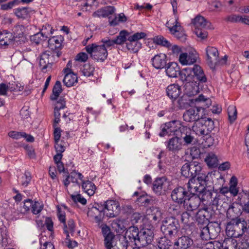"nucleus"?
<instances>
[{
    "mask_svg": "<svg viewBox=\"0 0 249 249\" xmlns=\"http://www.w3.org/2000/svg\"><path fill=\"white\" fill-rule=\"evenodd\" d=\"M248 231V223L243 218L233 219L228 222L226 231L228 236L237 238Z\"/></svg>",
    "mask_w": 249,
    "mask_h": 249,
    "instance_id": "nucleus-1",
    "label": "nucleus"
},
{
    "mask_svg": "<svg viewBox=\"0 0 249 249\" xmlns=\"http://www.w3.org/2000/svg\"><path fill=\"white\" fill-rule=\"evenodd\" d=\"M179 228L178 219L175 217L170 216L166 217L162 221L160 230L165 236H168L172 239L176 236Z\"/></svg>",
    "mask_w": 249,
    "mask_h": 249,
    "instance_id": "nucleus-2",
    "label": "nucleus"
},
{
    "mask_svg": "<svg viewBox=\"0 0 249 249\" xmlns=\"http://www.w3.org/2000/svg\"><path fill=\"white\" fill-rule=\"evenodd\" d=\"M200 230V236L202 240H208L216 238L221 229L218 222H210L206 225L199 227Z\"/></svg>",
    "mask_w": 249,
    "mask_h": 249,
    "instance_id": "nucleus-3",
    "label": "nucleus"
},
{
    "mask_svg": "<svg viewBox=\"0 0 249 249\" xmlns=\"http://www.w3.org/2000/svg\"><path fill=\"white\" fill-rule=\"evenodd\" d=\"M86 51L90 54L91 57L101 62L104 61L107 58L108 53L107 49L101 45H98L95 43L87 46Z\"/></svg>",
    "mask_w": 249,
    "mask_h": 249,
    "instance_id": "nucleus-4",
    "label": "nucleus"
},
{
    "mask_svg": "<svg viewBox=\"0 0 249 249\" xmlns=\"http://www.w3.org/2000/svg\"><path fill=\"white\" fill-rule=\"evenodd\" d=\"M201 171L202 167L200 163L196 161L185 163L181 169L182 176L190 178H195Z\"/></svg>",
    "mask_w": 249,
    "mask_h": 249,
    "instance_id": "nucleus-5",
    "label": "nucleus"
},
{
    "mask_svg": "<svg viewBox=\"0 0 249 249\" xmlns=\"http://www.w3.org/2000/svg\"><path fill=\"white\" fill-rule=\"evenodd\" d=\"M103 212L107 217L113 218L118 216L120 212L119 203L114 200H107L104 204Z\"/></svg>",
    "mask_w": 249,
    "mask_h": 249,
    "instance_id": "nucleus-6",
    "label": "nucleus"
},
{
    "mask_svg": "<svg viewBox=\"0 0 249 249\" xmlns=\"http://www.w3.org/2000/svg\"><path fill=\"white\" fill-rule=\"evenodd\" d=\"M153 230L146 228L140 230L139 237L137 241V247H144L152 243L154 239Z\"/></svg>",
    "mask_w": 249,
    "mask_h": 249,
    "instance_id": "nucleus-7",
    "label": "nucleus"
},
{
    "mask_svg": "<svg viewBox=\"0 0 249 249\" xmlns=\"http://www.w3.org/2000/svg\"><path fill=\"white\" fill-rule=\"evenodd\" d=\"M198 184L195 178H191L186 184L187 192L189 194L202 195V200H205V196L207 195L210 196L212 193L209 192H205L199 184V186H197Z\"/></svg>",
    "mask_w": 249,
    "mask_h": 249,
    "instance_id": "nucleus-8",
    "label": "nucleus"
},
{
    "mask_svg": "<svg viewBox=\"0 0 249 249\" xmlns=\"http://www.w3.org/2000/svg\"><path fill=\"white\" fill-rule=\"evenodd\" d=\"M205 116L203 110L200 111L199 108L195 106L186 110L183 115L184 121L187 122H196L201 119Z\"/></svg>",
    "mask_w": 249,
    "mask_h": 249,
    "instance_id": "nucleus-9",
    "label": "nucleus"
},
{
    "mask_svg": "<svg viewBox=\"0 0 249 249\" xmlns=\"http://www.w3.org/2000/svg\"><path fill=\"white\" fill-rule=\"evenodd\" d=\"M140 233V231L137 226H130L126 231L125 235L121 241L123 242H127L128 245L131 243L137 247V241L139 237Z\"/></svg>",
    "mask_w": 249,
    "mask_h": 249,
    "instance_id": "nucleus-10",
    "label": "nucleus"
},
{
    "mask_svg": "<svg viewBox=\"0 0 249 249\" xmlns=\"http://www.w3.org/2000/svg\"><path fill=\"white\" fill-rule=\"evenodd\" d=\"M89 210L87 212V215L90 218L94 219L96 223L103 220L105 213L103 212L104 208L102 205L95 203L94 206L90 207L89 206Z\"/></svg>",
    "mask_w": 249,
    "mask_h": 249,
    "instance_id": "nucleus-11",
    "label": "nucleus"
},
{
    "mask_svg": "<svg viewBox=\"0 0 249 249\" xmlns=\"http://www.w3.org/2000/svg\"><path fill=\"white\" fill-rule=\"evenodd\" d=\"M202 199L200 195L189 194L184 203V208L187 211H193L196 210L199 206Z\"/></svg>",
    "mask_w": 249,
    "mask_h": 249,
    "instance_id": "nucleus-12",
    "label": "nucleus"
},
{
    "mask_svg": "<svg viewBox=\"0 0 249 249\" xmlns=\"http://www.w3.org/2000/svg\"><path fill=\"white\" fill-rule=\"evenodd\" d=\"M63 37L61 36H56L50 37L48 40V47L55 54L57 58L60 55V50L62 48V43Z\"/></svg>",
    "mask_w": 249,
    "mask_h": 249,
    "instance_id": "nucleus-13",
    "label": "nucleus"
},
{
    "mask_svg": "<svg viewBox=\"0 0 249 249\" xmlns=\"http://www.w3.org/2000/svg\"><path fill=\"white\" fill-rule=\"evenodd\" d=\"M166 126L170 132V135H174L177 136H179V134H182L184 132L191 131L189 128L182 126L178 121L174 120L166 123Z\"/></svg>",
    "mask_w": 249,
    "mask_h": 249,
    "instance_id": "nucleus-14",
    "label": "nucleus"
},
{
    "mask_svg": "<svg viewBox=\"0 0 249 249\" xmlns=\"http://www.w3.org/2000/svg\"><path fill=\"white\" fill-rule=\"evenodd\" d=\"M188 196L189 193L185 188L181 186L175 188L171 193L172 200L179 204H183Z\"/></svg>",
    "mask_w": 249,
    "mask_h": 249,
    "instance_id": "nucleus-15",
    "label": "nucleus"
},
{
    "mask_svg": "<svg viewBox=\"0 0 249 249\" xmlns=\"http://www.w3.org/2000/svg\"><path fill=\"white\" fill-rule=\"evenodd\" d=\"M204 122H202V131L203 136L206 137L207 140L208 141L207 145L210 146L213 144V138L209 135V134L214 129V122L210 118H206L203 117Z\"/></svg>",
    "mask_w": 249,
    "mask_h": 249,
    "instance_id": "nucleus-16",
    "label": "nucleus"
},
{
    "mask_svg": "<svg viewBox=\"0 0 249 249\" xmlns=\"http://www.w3.org/2000/svg\"><path fill=\"white\" fill-rule=\"evenodd\" d=\"M169 182L165 177L157 178L153 183L152 189L154 192L158 196L161 195L163 192L168 189Z\"/></svg>",
    "mask_w": 249,
    "mask_h": 249,
    "instance_id": "nucleus-17",
    "label": "nucleus"
},
{
    "mask_svg": "<svg viewBox=\"0 0 249 249\" xmlns=\"http://www.w3.org/2000/svg\"><path fill=\"white\" fill-rule=\"evenodd\" d=\"M206 52L207 63L211 69H213L218 62V51L215 47L208 46L206 49Z\"/></svg>",
    "mask_w": 249,
    "mask_h": 249,
    "instance_id": "nucleus-18",
    "label": "nucleus"
},
{
    "mask_svg": "<svg viewBox=\"0 0 249 249\" xmlns=\"http://www.w3.org/2000/svg\"><path fill=\"white\" fill-rule=\"evenodd\" d=\"M211 217V213L208 208H204L198 211L196 214V220L200 227H203L209 222V219Z\"/></svg>",
    "mask_w": 249,
    "mask_h": 249,
    "instance_id": "nucleus-19",
    "label": "nucleus"
},
{
    "mask_svg": "<svg viewBox=\"0 0 249 249\" xmlns=\"http://www.w3.org/2000/svg\"><path fill=\"white\" fill-rule=\"evenodd\" d=\"M178 17H176L175 25L171 27H168V28L172 34L174 35L180 41L184 42L186 39V36L180 23L178 22Z\"/></svg>",
    "mask_w": 249,
    "mask_h": 249,
    "instance_id": "nucleus-20",
    "label": "nucleus"
},
{
    "mask_svg": "<svg viewBox=\"0 0 249 249\" xmlns=\"http://www.w3.org/2000/svg\"><path fill=\"white\" fill-rule=\"evenodd\" d=\"M198 58V54L194 51L187 53H184L180 54L179 57V62L182 65H192L196 62Z\"/></svg>",
    "mask_w": 249,
    "mask_h": 249,
    "instance_id": "nucleus-21",
    "label": "nucleus"
},
{
    "mask_svg": "<svg viewBox=\"0 0 249 249\" xmlns=\"http://www.w3.org/2000/svg\"><path fill=\"white\" fill-rule=\"evenodd\" d=\"M194 106L196 108H199L200 111L203 110L208 108L212 104V101L209 98H205L204 96L201 94L197 97H195L194 100Z\"/></svg>",
    "mask_w": 249,
    "mask_h": 249,
    "instance_id": "nucleus-22",
    "label": "nucleus"
},
{
    "mask_svg": "<svg viewBox=\"0 0 249 249\" xmlns=\"http://www.w3.org/2000/svg\"><path fill=\"white\" fill-rule=\"evenodd\" d=\"M241 206L239 203H233L231 205L227 210V216L231 219H237L238 217L241 214L242 212Z\"/></svg>",
    "mask_w": 249,
    "mask_h": 249,
    "instance_id": "nucleus-23",
    "label": "nucleus"
},
{
    "mask_svg": "<svg viewBox=\"0 0 249 249\" xmlns=\"http://www.w3.org/2000/svg\"><path fill=\"white\" fill-rule=\"evenodd\" d=\"M167 56L164 53L155 55L151 59L153 66L157 69H161L166 66Z\"/></svg>",
    "mask_w": 249,
    "mask_h": 249,
    "instance_id": "nucleus-24",
    "label": "nucleus"
},
{
    "mask_svg": "<svg viewBox=\"0 0 249 249\" xmlns=\"http://www.w3.org/2000/svg\"><path fill=\"white\" fill-rule=\"evenodd\" d=\"M182 143L181 139L178 136L170 139L167 142V149L173 152H176L181 149Z\"/></svg>",
    "mask_w": 249,
    "mask_h": 249,
    "instance_id": "nucleus-25",
    "label": "nucleus"
},
{
    "mask_svg": "<svg viewBox=\"0 0 249 249\" xmlns=\"http://www.w3.org/2000/svg\"><path fill=\"white\" fill-rule=\"evenodd\" d=\"M193 245V240L186 236H181L175 243V245L178 247V249H188L192 247Z\"/></svg>",
    "mask_w": 249,
    "mask_h": 249,
    "instance_id": "nucleus-26",
    "label": "nucleus"
},
{
    "mask_svg": "<svg viewBox=\"0 0 249 249\" xmlns=\"http://www.w3.org/2000/svg\"><path fill=\"white\" fill-rule=\"evenodd\" d=\"M14 38L13 34L10 32L0 31V46L6 48L12 43Z\"/></svg>",
    "mask_w": 249,
    "mask_h": 249,
    "instance_id": "nucleus-27",
    "label": "nucleus"
},
{
    "mask_svg": "<svg viewBox=\"0 0 249 249\" xmlns=\"http://www.w3.org/2000/svg\"><path fill=\"white\" fill-rule=\"evenodd\" d=\"M166 90L167 96L173 100L176 99L181 93L180 87L176 84L169 85L167 87Z\"/></svg>",
    "mask_w": 249,
    "mask_h": 249,
    "instance_id": "nucleus-28",
    "label": "nucleus"
},
{
    "mask_svg": "<svg viewBox=\"0 0 249 249\" xmlns=\"http://www.w3.org/2000/svg\"><path fill=\"white\" fill-rule=\"evenodd\" d=\"M195 29H204L209 28L210 23L207 21L204 17L200 16H196L192 20Z\"/></svg>",
    "mask_w": 249,
    "mask_h": 249,
    "instance_id": "nucleus-29",
    "label": "nucleus"
},
{
    "mask_svg": "<svg viewBox=\"0 0 249 249\" xmlns=\"http://www.w3.org/2000/svg\"><path fill=\"white\" fill-rule=\"evenodd\" d=\"M194 98H192L188 94H184L178 100V107L180 109H183L189 106H194Z\"/></svg>",
    "mask_w": 249,
    "mask_h": 249,
    "instance_id": "nucleus-30",
    "label": "nucleus"
},
{
    "mask_svg": "<svg viewBox=\"0 0 249 249\" xmlns=\"http://www.w3.org/2000/svg\"><path fill=\"white\" fill-rule=\"evenodd\" d=\"M180 68L176 62H170L167 65L166 73L170 77H177L179 72Z\"/></svg>",
    "mask_w": 249,
    "mask_h": 249,
    "instance_id": "nucleus-31",
    "label": "nucleus"
},
{
    "mask_svg": "<svg viewBox=\"0 0 249 249\" xmlns=\"http://www.w3.org/2000/svg\"><path fill=\"white\" fill-rule=\"evenodd\" d=\"M115 10V9L113 6H106L95 12L93 16L94 17H107L112 15Z\"/></svg>",
    "mask_w": 249,
    "mask_h": 249,
    "instance_id": "nucleus-32",
    "label": "nucleus"
},
{
    "mask_svg": "<svg viewBox=\"0 0 249 249\" xmlns=\"http://www.w3.org/2000/svg\"><path fill=\"white\" fill-rule=\"evenodd\" d=\"M191 69V71H193L194 75L196 77V79L200 83H205L207 81V78L204 73L203 70L201 68L197 65L194 66L193 68Z\"/></svg>",
    "mask_w": 249,
    "mask_h": 249,
    "instance_id": "nucleus-33",
    "label": "nucleus"
},
{
    "mask_svg": "<svg viewBox=\"0 0 249 249\" xmlns=\"http://www.w3.org/2000/svg\"><path fill=\"white\" fill-rule=\"evenodd\" d=\"M66 74L63 79V83L67 87L73 86L77 83L78 78L73 72L65 73Z\"/></svg>",
    "mask_w": 249,
    "mask_h": 249,
    "instance_id": "nucleus-34",
    "label": "nucleus"
},
{
    "mask_svg": "<svg viewBox=\"0 0 249 249\" xmlns=\"http://www.w3.org/2000/svg\"><path fill=\"white\" fill-rule=\"evenodd\" d=\"M238 203L240 204L242 210L247 213H249V195H241L238 196Z\"/></svg>",
    "mask_w": 249,
    "mask_h": 249,
    "instance_id": "nucleus-35",
    "label": "nucleus"
},
{
    "mask_svg": "<svg viewBox=\"0 0 249 249\" xmlns=\"http://www.w3.org/2000/svg\"><path fill=\"white\" fill-rule=\"evenodd\" d=\"M191 73V68H185L182 71L180 70L178 75H179L180 79L183 83L189 84L192 80V75Z\"/></svg>",
    "mask_w": 249,
    "mask_h": 249,
    "instance_id": "nucleus-36",
    "label": "nucleus"
},
{
    "mask_svg": "<svg viewBox=\"0 0 249 249\" xmlns=\"http://www.w3.org/2000/svg\"><path fill=\"white\" fill-rule=\"evenodd\" d=\"M221 245L222 249H237L238 243L234 238H227L221 243Z\"/></svg>",
    "mask_w": 249,
    "mask_h": 249,
    "instance_id": "nucleus-37",
    "label": "nucleus"
},
{
    "mask_svg": "<svg viewBox=\"0 0 249 249\" xmlns=\"http://www.w3.org/2000/svg\"><path fill=\"white\" fill-rule=\"evenodd\" d=\"M82 188L88 195L90 196L94 194L96 190V186L94 184L89 180L83 181Z\"/></svg>",
    "mask_w": 249,
    "mask_h": 249,
    "instance_id": "nucleus-38",
    "label": "nucleus"
},
{
    "mask_svg": "<svg viewBox=\"0 0 249 249\" xmlns=\"http://www.w3.org/2000/svg\"><path fill=\"white\" fill-rule=\"evenodd\" d=\"M168 236L160 237L158 242V246L160 249H169L172 245V242L169 239Z\"/></svg>",
    "mask_w": 249,
    "mask_h": 249,
    "instance_id": "nucleus-39",
    "label": "nucleus"
},
{
    "mask_svg": "<svg viewBox=\"0 0 249 249\" xmlns=\"http://www.w3.org/2000/svg\"><path fill=\"white\" fill-rule=\"evenodd\" d=\"M125 222L126 221L124 219H117L113 221L112 224L116 230L118 231V232L122 233L128 229Z\"/></svg>",
    "mask_w": 249,
    "mask_h": 249,
    "instance_id": "nucleus-40",
    "label": "nucleus"
},
{
    "mask_svg": "<svg viewBox=\"0 0 249 249\" xmlns=\"http://www.w3.org/2000/svg\"><path fill=\"white\" fill-rule=\"evenodd\" d=\"M10 243V239L8 238L7 230L5 227H0V244L2 246H6Z\"/></svg>",
    "mask_w": 249,
    "mask_h": 249,
    "instance_id": "nucleus-41",
    "label": "nucleus"
},
{
    "mask_svg": "<svg viewBox=\"0 0 249 249\" xmlns=\"http://www.w3.org/2000/svg\"><path fill=\"white\" fill-rule=\"evenodd\" d=\"M62 91L61 83L59 81H57L53 89V94L50 96L52 100L57 99L60 94Z\"/></svg>",
    "mask_w": 249,
    "mask_h": 249,
    "instance_id": "nucleus-42",
    "label": "nucleus"
},
{
    "mask_svg": "<svg viewBox=\"0 0 249 249\" xmlns=\"http://www.w3.org/2000/svg\"><path fill=\"white\" fill-rule=\"evenodd\" d=\"M205 160L209 167H215L218 165L217 158L216 155L213 153H208Z\"/></svg>",
    "mask_w": 249,
    "mask_h": 249,
    "instance_id": "nucleus-43",
    "label": "nucleus"
},
{
    "mask_svg": "<svg viewBox=\"0 0 249 249\" xmlns=\"http://www.w3.org/2000/svg\"><path fill=\"white\" fill-rule=\"evenodd\" d=\"M15 14L18 18L25 19L29 16V11L28 7H20L15 9Z\"/></svg>",
    "mask_w": 249,
    "mask_h": 249,
    "instance_id": "nucleus-44",
    "label": "nucleus"
},
{
    "mask_svg": "<svg viewBox=\"0 0 249 249\" xmlns=\"http://www.w3.org/2000/svg\"><path fill=\"white\" fill-rule=\"evenodd\" d=\"M129 35V32L126 30L121 31L119 35L114 39L116 44L122 45L124 44L127 39V37Z\"/></svg>",
    "mask_w": 249,
    "mask_h": 249,
    "instance_id": "nucleus-45",
    "label": "nucleus"
},
{
    "mask_svg": "<svg viewBox=\"0 0 249 249\" xmlns=\"http://www.w3.org/2000/svg\"><path fill=\"white\" fill-rule=\"evenodd\" d=\"M237 178L233 176L231 178L230 183L229 192L233 196L237 195L239 190L237 187Z\"/></svg>",
    "mask_w": 249,
    "mask_h": 249,
    "instance_id": "nucleus-46",
    "label": "nucleus"
},
{
    "mask_svg": "<svg viewBox=\"0 0 249 249\" xmlns=\"http://www.w3.org/2000/svg\"><path fill=\"white\" fill-rule=\"evenodd\" d=\"M202 122H204L203 118L199 121L195 122L192 126V130L195 134L198 136H203L202 131Z\"/></svg>",
    "mask_w": 249,
    "mask_h": 249,
    "instance_id": "nucleus-47",
    "label": "nucleus"
},
{
    "mask_svg": "<svg viewBox=\"0 0 249 249\" xmlns=\"http://www.w3.org/2000/svg\"><path fill=\"white\" fill-rule=\"evenodd\" d=\"M229 192V188L227 187H222L220 190V194L217 195L214 198L213 204L219 205L220 204V200L223 199L224 195Z\"/></svg>",
    "mask_w": 249,
    "mask_h": 249,
    "instance_id": "nucleus-48",
    "label": "nucleus"
},
{
    "mask_svg": "<svg viewBox=\"0 0 249 249\" xmlns=\"http://www.w3.org/2000/svg\"><path fill=\"white\" fill-rule=\"evenodd\" d=\"M126 43L127 49L132 53H137L141 48V44L138 41H128Z\"/></svg>",
    "mask_w": 249,
    "mask_h": 249,
    "instance_id": "nucleus-49",
    "label": "nucleus"
},
{
    "mask_svg": "<svg viewBox=\"0 0 249 249\" xmlns=\"http://www.w3.org/2000/svg\"><path fill=\"white\" fill-rule=\"evenodd\" d=\"M197 176V183L201 186V187L204 189L205 192H207L206 189V187L207 186V179L208 178V176L201 172H200Z\"/></svg>",
    "mask_w": 249,
    "mask_h": 249,
    "instance_id": "nucleus-50",
    "label": "nucleus"
},
{
    "mask_svg": "<svg viewBox=\"0 0 249 249\" xmlns=\"http://www.w3.org/2000/svg\"><path fill=\"white\" fill-rule=\"evenodd\" d=\"M227 111L229 121L231 123L234 122L237 118V111L236 107L233 105L230 106L228 108Z\"/></svg>",
    "mask_w": 249,
    "mask_h": 249,
    "instance_id": "nucleus-51",
    "label": "nucleus"
},
{
    "mask_svg": "<svg viewBox=\"0 0 249 249\" xmlns=\"http://www.w3.org/2000/svg\"><path fill=\"white\" fill-rule=\"evenodd\" d=\"M154 42L158 44L166 47L171 46L170 42L162 36H159L154 38Z\"/></svg>",
    "mask_w": 249,
    "mask_h": 249,
    "instance_id": "nucleus-52",
    "label": "nucleus"
},
{
    "mask_svg": "<svg viewBox=\"0 0 249 249\" xmlns=\"http://www.w3.org/2000/svg\"><path fill=\"white\" fill-rule=\"evenodd\" d=\"M45 36L42 33H38L31 36V40L36 44H39L45 40Z\"/></svg>",
    "mask_w": 249,
    "mask_h": 249,
    "instance_id": "nucleus-53",
    "label": "nucleus"
},
{
    "mask_svg": "<svg viewBox=\"0 0 249 249\" xmlns=\"http://www.w3.org/2000/svg\"><path fill=\"white\" fill-rule=\"evenodd\" d=\"M36 223L38 227L40 228L41 231V236L42 233L43 235H46L45 228L47 227V217H43L42 219L38 218L36 219Z\"/></svg>",
    "mask_w": 249,
    "mask_h": 249,
    "instance_id": "nucleus-54",
    "label": "nucleus"
},
{
    "mask_svg": "<svg viewBox=\"0 0 249 249\" xmlns=\"http://www.w3.org/2000/svg\"><path fill=\"white\" fill-rule=\"evenodd\" d=\"M94 68L90 65L85 64L82 71L83 74L87 77L93 75Z\"/></svg>",
    "mask_w": 249,
    "mask_h": 249,
    "instance_id": "nucleus-55",
    "label": "nucleus"
},
{
    "mask_svg": "<svg viewBox=\"0 0 249 249\" xmlns=\"http://www.w3.org/2000/svg\"><path fill=\"white\" fill-rule=\"evenodd\" d=\"M181 221L182 223L190 225L193 223V217L188 212H184L181 214Z\"/></svg>",
    "mask_w": 249,
    "mask_h": 249,
    "instance_id": "nucleus-56",
    "label": "nucleus"
},
{
    "mask_svg": "<svg viewBox=\"0 0 249 249\" xmlns=\"http://www.w3.org/2000/svg\"><path fill=\"white\" fill-rule=\"evenodd\" d=\"M146 36V34L144 32H138L134 34L132 36H128L127 40L138 41L139 40L145 38Z\"/></svg>",
    "mask_w": 249,
    "mask_h": 249,
    "instance_id": "nucleus-57",
    "label": "nucleus"
},
{
    "mask_svg": "<svg viewBox=\"0 0 249 249\" xmlns=\"http://www.w3.org/2000/svg\"><path fill=\"white\" fill-rule=\"evenodd\" d=\"M97 224L99 227L101 228L102 232L104 237L109 234L112 233V232L110 231L109 227L104 223L103 220H101V222H99Z\"/></svg>",
    "mask_w": 249,
    "mask_h": 249,
    "instance_id": "nucleus-58",
    "label": "nucleus"
},
{
    "mask_svg": "<svg viewBox=\"0 0 249 249\" xmlns=\"http://www.w3.org/2000/svg\"><path fill=\"white\" fill-rule=\"evenodd\" d=\"M8 90H10V91H14L17 90V89L11 87V84L10 83L8 85L3 83L0 84V95H5Z\"/></svg>",
    "mask_w": 249,
    "mask_h": 249,
    "instance_id": "nucleus-59",
    "label": "nucleus"
},
{
    "mask_svg": "<svg viewBox=\"0 0 249 249\" xmlns=\"http://www.w3.org/2000/svg\"><path fill=\"white\" fill-rule=\"evenodd\" d=\"M105 245L107 249H110V247H112V240L114 238L113 233L109 234L104 236Z\"/></svg>",
    "mask_w": 249,
    "mask_h": 249,
    "instance_id": "nucleus-60",
    "label": "nucleus"
},
{
    "mask_svg": "<svg viewBox=\"0 0 249 249\" xmlns=\"http://www.w3.org/2000/svg\"><path fill=\"white\" fill-rule=\"evenodd\" d=\"M137 201L144 206H148L152 201L151 199H149L146 195H142L140 196L137 198Z\"/></svg>",
    "mask_w": 249,
    "mask_h": 249,
    "instance_id": "nucleus-61",
    "label": "nucleus"
},
{
    "mask_svg": "<svg viewBox=\"0 0 249 249\" xmlns=\"http://www.w3.org/2000/svg\"><path fill=\"white\" fill-rule=\"evenodd\" d=\"M24 31V27L21 25H16L14 27L13 29V33L14 35L13 36L15 37H20L21 36L23 35V32Z\"/></svg>",
    "mask_w": 249,
    "mask_h": 249,
    "instance_id": "nucleus-62",
    "label": "nucleus"
},
{
    "mask_svg": "<svg viewBox=\"0 0 249 249\" xmlns=\"http://www.w3.org/2000/svg\"><path fill=\"white\" fill-rule=\"evenodd\" d=\"M43 207V205L41 202L34 201L31 211L34 214H37L41 211Z\"/></svg>",
    "mask_w": 249,
    "mask_h": 249,
    "instance_id": "nucleus-63",
    "label": "nucleus"
},
{
    "mask_svg": "<svg viewBox=\"0 0 249 249\" xmlns=\"http://www.w3.org/2000/svg\"><path fill=\"white\" fill-rule=\"evenodd\" d=\"M205 249H222L221 242L217 241L209 242L206 243Z\"/></svg>",
    "mask_w": 249,
    "mask_h": 249,
    "instance_id": "nucleus-64",
    "label": "nucleus"
}]
</instances>
